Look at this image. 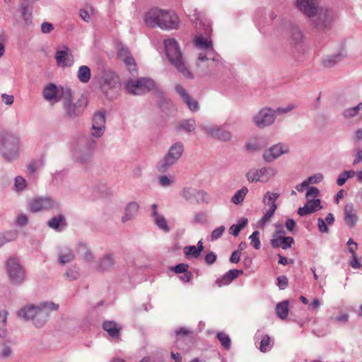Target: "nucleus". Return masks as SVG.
I'll return each mask as SVG.
<instances>
[{
	"label": "nucleus",
	"instance_id": "f257e3e1",
	"mask_svg": "<svg viewBox=\"0 0 362 362\" xmlns=\"http://www.w3.org/2000/svg\"><path fill=\"white\" fill-rule=\"evenodd\" d=\"M318 0H297V8L308 17H314L313 23L318 30L329 28L338 16L332 9L317 7Z\"/></svg>",
	"mask_w": 362,
	"mask_h": 362
},
{
	"label": "nucleus",
	"instance_id": "f03ea898",
	"mask_svg": "<svg viewBox=\"0 0 362 362\" xmlns=\"http://www.w3.org/2000/svg\"><path fill=\"white\" fill-rule=\"evenodd\" d=\"M145 23L150 27H159L161 29H176L179 26L180 19L173 11L158 8L150 9L146 13Z\"/></svg>",
	"mask_w": 362,
	"mask_h": 362
},
{
	"label": "nucleus",
	"instance_id": "7ed1b4c3",
	"mask_svg": "<svg viewBox=\"0 0 362 362\" xmlns=\"http://www.w3.org/2000/svg\"><path fill=\"white\" fill-rule=\"evenodd\" d=\"M59 305L54 303H42L39 307L28 305L18 312V315L21 318L31 319L37 327L42 326L46 322L49 310H57Z\"/></svg>",
	"mask_w": 362,
	"mask_h": 362
},
{
	"label": "nucleus",
	"instance_id": "20e7f679",
	"mask_svg": "<svg viewBox=\"0 0 362 362\" xmlns=\"http://www.w3.org/2000/svg\"><path fill=\"white\" fill-rule=\"evenodd\" d=\"M164 45L167 57L171 64L185 78H192L193 75L185 65L177 42L174 39H168L165 40Z\"/></svg>",
	"mask_w": 362,
	"mask_h": 362
},
{
	"label": "nucleus",
	"instance_id": "39448f33",
	"mask_svg": "<svg viewBox=\"0 0 362 362\" xmlns=\"http://www.w3.org/2000/svg\"><path fill=\"white\" fill-rule=\"evenodd\" d=\"M277 174V170L274 167H263L261 168H252L246 173V177L249 182L267 183L273 179Z\"/></svg>",
	"mask_w": 362,
	"mask_h": 362
},
{
	"label": "nucleus",
	"instance_id": "423d86ee",
	"mask_svg": "<svg viewBox=\"0 0 362 362\" xmlns=\"http://www.w3.org/2000/svg\"><path fill=\"white\" fill-rule=\"evenodd\" d=\"M155 87L154 81L150 78H139L128 81L125 85L127 91L132 95H142Z\"/></svg>",
	"mask_w": 362,
	"mask_h": 362
},
{
	"label": "nucleus",
	"instance_id": "0eeeda50",
	"mask_svg": "<svg viewBox=\"0 0 362 362\" xmlns=\"http://www.w3.org/2000/svg\"><path fill=\"white\" fill-rule=\"evenodd\" d=\"M279 197V194L272 192H267L263 197V202L264 204V214L262 218L260 219L259 224L261 226H264L267 222L269 221L270 218L274 214L277 205L276 204V201Z\"/></svg>",
	"mask_w": 362,
	"mask_h": 362
},
{
	"label": "nucleus",
	"instance_id": "6e6552de",
	"mask_svg": "<svg viewBox=\"0 0 362 362\" xmlns=\"http://www.w3.org/2000/svg\"><path fill=\"white\" fill-rule=\"evenodd\" d=\"M3 153L8 160H12L18 157L19 139L18 137L8 134L3 139Z\"/></svg>",
	"mask_w": 362,
	"mask_h": 362
},
{
	"label": "nucleus",
	"instance_id": "1a4fd4ad",
	"mask_svg": "<svg viewBox=\"0 0 362 362\" xmlns=\"http://www.w3.org/2000/svg\"><path fill=\"white\" fill-rule=\"evenodd\" d=\"M7 272L11 281L14 284H21L25 278V271L16 257L8 259Z\"/></svg>",
	"mask_w": 362,
	"mask_h": 362
},
{
	"label": "nucleus",
	"instance_id": "9d476101",
	"mask_svg": "<svg viewBox=\"0 0 362 362\" xmlns=\"http://www.w3.org/2000/svg\"><path fill=\"white\" fill-rule=\"evenodd\" d=\"M183 146L181 144H175L169 150L168 153L158 165V170L165 172L169 166L173 165L182 155Z\"/></svg>",
	"mask_w": 362,
	"mask_h": 362
},
{
	"label": "nucleus",
	"instance_id": "9b49d317",
	"mask_svg": "<svg viewBox=\"0 0 362 362\" xmlns=\"http://www.w3.org/2000/svg\"><path fill=\"white\" fill-rule=\"evenodd\" d=\"M57 205L56 202L49 197H39L30 201L29 208L33 212H38L42 210L53 209Z\"/></svg>",
	"mask_w": 362,
	"mask_h": 362
},
{
	"label": "nucleus",
	"instance_id": "f8f14e48",
	"mask_svg": "<svg viewBox=\"0 0 362 362\" xmlns=\"http://www.w3.org/2000/svg\"><path fill=\"white\" fill-rule=\"evenodd\" d=\"M288 152V147L286 145L278 144L264 151L263 158L266 162L271 163Z\"/></svg>",
	"mask_w": 362,
	"mask_h": 362
},
{
	"label": "nucleus",
	"instance_id": "ddd939ff",
	"mask_svg": "<svg viewBox=\"0 0 362 362\" xmlns=\"http://www.w3.org/2000/svg\"><path fill=\"white\" fill-rule=\"evenodd\" d=\"M274 120V112L271 109L262 110L254 117L255 124L260 128H263L273 123Z\"/></svg>",
	"mask_w": 362,
	"mask_h": 362
},
{
	"label": "nucleus",
	"instance_id": "4468645a",
	"mask_svg": "<svg viewBox=\"0 0 362 362\" xmlns=\"http://www.w3.org/2000/svg\"><path fill=\"white\" fill-rule=\"evenodd\" d=\"M105 118L104 113L99 112L95 114L93 118V136L100 137L103 135L105 129Z\"/></svg>",
	"mask_w": 362,
	"mask_h": 362
},
{
	"label": "nucleus",
	"instance_id": "2eb2a0df",
	"mask_svg": "<svg viewBox=\"0 0 362 362\" xmlns=\"http://www.w3.org/2000/svg\"><path fill=\"white\" fill-rule=\"evenodd\" d=\"M55 58L57 64L59 66H71L74 63V57L66 47H64L62 50H58L56 52Z\"/></svg>",
	"mask_w": 362,
	"mask_h": 362
},
{
	"label": "nucleus",
	"instance_id": "dca6fc26",
	"mask_svg": "<svg viewBox=\"0 0 362 362\" xmlns=\"http://www.w3.org/2000/svg\"><path fill=\"white\" fill-rule=\"evenodd\" d=\"M322 208L321 202L319 199H308L306 204L303 207H300L298 210V214L300 216H304L308 214L314 213Z\"/></svg>",
	"mask_w": 362,
	"mask_h": 362
},
{
	"label": "nucleus",
	"instance_id": "f3484780",
	"mask_svg": "<svg viewBox=\"0 0 362 362\" xmlns=\"http://www.w3.org/2000/svg\"><path fill=\"white\" fill-rule=\"evenodd\" d=\"M243 274L241 269H231L221 277L216 279L215 284L218 286H224L230 284L234 279Z\"/></svg>",
	"mask_w": 362,
	"mask_h": 362
},
{
	"label": "nucleus",
	"instance_id": "a211bd4d",
	"mask_svg": "<svg viewBox=\"0 0 362 362\" xmlns=\"http://www.w3.org/2000/svg\"><path fill=\"white\" fill-rule=\"evenodd\" d=\"M118 56L125 63L127 67L130 71L136 70L134 59L131 55L127 47L120 46L118 48Z\"/></svg>",
	"mask_w": 362,
	"mask_h": 362
},
{
	"label": "nucleus",
	"instance_id": "6ab92c4d",
	"mask_svg": "<svg viewBox=\"0 0 362 362\" xmlns=\"http://www.w3.org/2000/svg\"><path fill=\"white\" fill-rule=\"evenodd\" d=\"M64 107L69 116H77L83 112L85 108V101L83 100H78L76 104L72 105L69 99H67L64 103Z\"/></svg>",
	"mask_w": 362,
	"mask_h": 362
},
{
	"label": "nucleus",
	"instance_id": "aec40b11",
	"mask_svg": "<svg viewBox=\"0 0 362 362\" xmlns=\"http://www.w3.org/2000/svg\"><path fill=\"white\" fill-rule=\"evenodd\" d=\"M175 88L177 93L183 99L184 102L187 105L188 107L191 110L196 111L199 109L197 101L192 99L182 86L177 85Z\"/></svg>",
	"mask_w": 362,
	"mask_h": 362
},
{
	"label": "nucleus",
	"instance_id": "412c9836",
	"mask_svg": "<svg viewBox=\"0 0 362 362\" xmlns=\"http://www.w3.org/2000/svg\"><path fill=\"white\" fill-rule=\"evenodd\" d=\"M358 221L356 211L352 204H348L344 206V221L346 225L353 227Z\"/></svg>",
	"mask_w": 362,
	"mask_h": 362
},
{
	"label": "nucleus",
	"instance_id": "4be33fe9",
	"mask_svg": "<svg viewBox=\"0 0 362 362\" xmlns=\"http://www.w3.org/2000/svg\"><path fill=\"white\" fill-rule=\"evenodd\" d=\"M207 132L212 137L221 141H228L231 138L230 132L226 130L224 127L210 128Z\"/></svg>",
	"mask_w": 362,
	"mask_h": 362
},
{
	"label": "nucleus",
	"instance_id": "5701e85b",
	"mask_svg": "<svg viewBox=\"0 0 362 362\" xmlns=\"http://www.w3.org/2000/svg\"><path fill=\"white\" fill-rule=\"evenodd\" d=\"M203 250V243L202 240H199L197 243V246H186L184 247L183 252L186 257L188 259L190 257L198 258Z\"/></svg>",
	"mask_w": 362,
	"mask_h": 362
},
{
	"label": "nucleus",
	"instance_id": "b1692460",
	"mask_svg": "<svg viewBox=\"0 0 362 362\" xmlns=\"http://www.w3.org/2000/svg\"><path fill=\"white\" fill-rule=\"evenodd\" d=\"M59 90L58 88L55 85L50 83L45 88L43 95L45 98L47 100L59 101Z\"/></svg>",
	"mask_w": 362,
	"mask_h": 362
},
{
	"label": "nucleus",
	"instance_id": "393cba45",
	"mask_svg": "<svg viewBox=\"0 0 362 362\" xmlns=\"http://www.w3.org/2000/svg\"><path fill=\"white\" fill-rule=\"evenodd\" d=\"M103 329L108 332L112 337H117L120 331V327L112 321H107L103 323Z\"/></svg>",
	"mask_w": 362,
	"mask_h": 362
},
{
	"label": "nucleus",
	"instance_id": "a878e982",
	"mask_svg": "<svg viewBox=\"0 0 362 362\" xmlns=\"http://www.w3.org/2000/svg\"><path fill=\"white\" fill-rule=\"evenodd\" d=\"M139 205L136 202L129 203L126 209L125 215L122 217V222H126L133 218L137 213Z\"/></svg>",
	"mask_w": 362,
	"mask_h": 362
},
{
	"label": "nucleus",
	"instance_id": "bb28decb",
	"mask_svg": "<svg viewBox=\"0 0 362 362\" xmlns=\"http://www.w3.org/2000/svg\"><path fill=\"white\" fill-rule=\"evenodd\" d=\"M48 225L50 228L56 230H61L66 226L65 219L62 215L53 217L49 222Z\"/></svg>",
	"mask_w": 362,
	"mask_h": 362
},
{
	"label": "nucleus",
	"instance_id": "cd10ccee",
	"mask_svg": "<svg viewBox=\"0 0 362 362\" xmlns=\"http://www.w3.org/2000/svg\"><path fill=\"white\" fill-rule=\"evenodd\" d=\"M90 69L87 66H81L78 71V78L82 83H87L90 78Z\"/></svg>",
	"mask_w": 362,
	"mask_h": 362
},
{
	"label": "nucleus",
	"instance_id": "c85d7f7f",
	"mask_svg": "<svg viewBox=\"0 0 362 362\" xmlns=\"http://www.w3.org/2000/svg\"><path fill=\"white\" fill-rule=\"evenodd\" d=\"M276 311L279 318L282 320L286 319L288 313V303L287 301H283L277 304Z\"/></svg>",
	"mask_w": 362,
	"mask_h": 362
},
{
	"label": "nucleus",
	"instance_id": "c756f323",
	"mask_svg": "<svg viewBox=\"0 0 362 362\" xmlns=\"http://www.w3.org/2000/svg\"><path fill=\"white\" fill-rule=\"evenodd\" d=\"M154 221L157 226L165 232H168L170 230V228L167 224V221L164 216L158 214V212H155Z\"/></svg>",
	"mask_w": 362,
	"mask_h": 362
},
{
	"label": "nucleus",
	"instance_id": "7c9ffc66",
	"mask_svg": "<svg viewBox=\"0 0 362 362\" xmlns=\"http://www.w3.org/2000/svg\"><path fill=\"white\" fill-rule=\"evenodd\" d=\"M195 43L197 47L202 49H209L212 48V42L209 38H204L202 36L197 37Z\"/></svg>",
	"mask_w": 362,
	"mask_h": 362
},
{
	"label": "nucleus",
	"instance_id": "2f4dec72",
	"mask_svg": "<svg viewBox=\"0 0 362 362\" xmlns=\"http://www.w3.org/2000/svg\"><path fill=\"white\" fill-rule=\"evenodd\" d=\"M344 115L347 118L354 117L357 115H360L361 117H362V103L354 107L347 109L345 110Z\"/></svg>",
	"mask_w": 362,
	"mask_h": 362
},
{
	"label": "nucleus",
	"instance_id": "473e14b6",
	"mask_svg": "<svg viewBox=\"0 0 362 362\" xmlns=\"http://www.w3.org/2000/svg\"><path fill=\"white\" fill-rule=\"evenodd\" d=\"M247 192L248 189L247 187H244L241 188L240 189L237 191L234 196L232 197V202L235 204L241 203L243 201Z\"/></svg>",
	"mask_w": 362,
	"mask_h": 362
},
{
	"label": "nucleus",
	"instance_id": "72a5a7b5",
	"mask_svg": "<svg viewBox=\"0 0 362 362\" xmlns=\"http://www.w3.org/2000/svg\"><path fill=\"white\" fill-rule=\"evenodd\" d=\"M356 173L353 170H348L344 171L342 173L339 177L337 178V183L339 186H342L345 184L346 180L350 178L353 177L355 175Z\"/></svg>",
	"mask_w": 362,
	"mask_h": 362
},
{
	"label": "nucleus",
	"instance_id": "f704fd0d",
	"mask_svg": "<svg viewBox=\"0 0 362 362\" xmlns=\"http://www.w3.org/2000/svg\"><path fill=\"white\" fill-rule=\"evenodd\" d=\"M284 232L276 230L271 240V244L274 247H281Z\"/></svg>",
	"mask_w": 362,
	"mask_h": 362
},
{
	"label": "nucleus",
	"instance_id": "c9c22d12",
	"mask_svg": "<svg viewBox=\"0 0 362 362\" xmlns=\"http://www.w3.org/2000/svg\"><path fill=\"white\" fill-rule=\"evenodd\" d=\"M271 339L268 335H264L262 337L260 344H259V350L262 352H267L269 351L272 348V346L270 345Z\"/></svg>",
	"mask_w": 362,
	"mask_h": 362
},
{
	"label": "nucleus",
	"instance_id": "e433bc0d",
	"mask_svg": "<svg viewBox=\"0 0 362 362\" xmlns=\"http://www.w3.org/2000/svg\"><path fill=\"white\" fill-rule=\"evenodd\" d=\"M249 238L250 240L251 245L256 250L259 249L261 245L259 240V232L257 230L254 231Z\"/></svg>",
	"mask_w": 362,
	"mask_h": 362
},
{
	"label": "nucleus",
	"instance_id": "4c0bfd02",
	"mask_svg": "<svg viewBox=\"0 0 362 362\" xmlns=\"http://www.w3.org/2000/svg\"><path fill=\"white\" fill-rule=\"evenodd\" d=\"M217 338L226 349H229L230 346V339L229 337L223 332H220L217 334Z\"/></svg>",
	"mask_w": 362,
	"mask_h": 362
},
{
	"label": "nucleus",
	"instance_id": "58836bf2",
	"mask_svg": "<svg viewBox=\"0 0 362 362\" xmlns=\"http://www.w3.org/2000/svg\"><path fill=\"white\" fill-rule=\"evenodd\" d=\"M195 122L192 119L185 121L180 125L179 129H183L188 132L194 129Z\"/></svg>",
	"mask_w": 362,
	"mask_h": 362
},
{
	"label": "nucleus",
	"instance_id": "ea45409f",
	"mask_svg": "<svg viewBox=\"0 0 362 362\" xmlns=\"http://www.w3.org/2000/svg\"><path fill=\"white\" fill-rule=\"evenodd\" d=\"M74 259V255L70 250H67L65 253L59 255V262L65 264L69 262Z\"/></svg>",
	"mask_w": 362,
	"mask_h": 362
},
{
	"label": "nucleus",
	"instance_id": "a19ab883",
	"mask_svg": "<svg viewBox=\"0 0 362 362\" xmlns=\"http://www.w3.org/2000/svg\"><path fill=\"white\" fill-rule=\"evenodd\" d=\"M174 182V177L163 175L159 177V184L162 187H168Z\"/></svg>",
	"mask_w": 362,
	"mask_h": 362
},
{
	"label": "nucleus",
	"instance_id": "79ce46f5",
	"mask_svg": "<svg viewBox=\"0 0 362 362\" xmlns=\"http://www.w3.org/2000/svg\"><path fill=\"white\" fill-rule=\"evenodd\" d=\"M247 220H243V225H236L234 224L230 228V234L233 235L234 236L238 235L240 230L247 224Z\"/></svg>",
	"mask_w": 362,
	"mask_h": 362
},
{
	"label": "nucleus",
	"instance_id": "37998d69",
	"mask_svg": "<svg viewBox=\"0 0 362 362\" xmlns=\"http://www.w3.org/2000/svg\"><path fill=\"white\" fill-rule=\"evenodd\" d=\"M113 264L112 258L110 255L106 256L100 263V267L102 269H107L111 267Z\"/></svg>",
	"mask_w": 362,
	"mask_h": 362
},
{
	"label": "nucleus",
	"instance_id": "c03bdc74",
	"mask_svg": "<svg viewBox=\"0 0 362 362\" xmlns=\"http://www.w3.org/2000/svg\"><path fill=\"white\" fill-rule=\"evenodd\" d=\"M322 179H323V175L321 173H317L313 176L309 177L305 180L309 185L310 184L318 183V182H321L322 180Z\"/></svg>",
	"mask_w": 362,
	"mask_h": 362
},
{
	"label": "nucleus",
	"instance_id": "a18cd8bd",
	"mask_svg": "<svg viewBox=\"0 0 362 362\" xmlns=\"http://www.w3.org/2000/svg\"><path fill=\"white\" fill-rule=\"evenodd\" d=\"M26 186L25 180L21 176L16 177L15 187L17 190H23Z\"/></svg>",
	"mask_w": 362,
	"mask_h": 362
},
{
	"label": "nucleus",
	"instance_id": "49530a36",
	"mask_svg": "<svg viewBox=\"0 0 362 362\" xmlns=\"http://www.w3.org/2000/svg\"><path fill=\"white\" fill-rule=\"evenodd\" d=\"M319 194V190L317 188L312 187L309 188L306 193V197L308 199H315Z\"/></svg>",
	"mask_w": 362,
	"mask_h": 362
},
{
	"label": "nucleus",
	"instance_id": "de8ad7c7",
	"mask_svg": "<svg viewBox=\"0 0 362 362\" xmlns=\"http://www.w3.org/2000/svg\"><path fill=\"white\" fill-rule=\"evenodd\" d=\"M42 165V161H34L30 163L28 165V170L30 173H35L37 169H39Z\"/></svg>",
	"mask_w": 362,
	"mask_h": 362
},
{
	"label": "nucleus",
	"instance_id": "09e8293b",
	"mask_svg": "<svg viewBox=\"0 0 362 362\" xmlns=\"http://www.w3.org/2000/svg\"><path fill=\"white\" fill-rule=\"evenodd\" d=\"M277 286L280 289H285L288 286V279L286 276H280L277 278Z\"/></svg>",
	"mask_w": 362,
	"mask_h": 362
},
{
	"label": "nucleus",
	"instance_id": "8fccbe9b",
	"mask_svg": "<svg viewBox=\"0 0 362 362\" xmlns=\"http://www.w3.org/2000/svg\"><path fill=\"white\" fill-rule=\"evenodd\" d=\"M225 230L224 226H220L219 228L214 230L211 233V240H216L219 238Z\"/></svg>",
	"mask_w": 362,
	"mask_h": 362
},
{
	"label": "nucleus",
	"instance_id": "3c124183",
	"mask_svg": "<svg viewBox=\"0 0 362 362\" xmlns=\"http://www.w3.org/2000/svg\"><path fill=\"white\" fill-rule=\"evenodd\" d=\"M294 240L292 237H284L282 240V244H281V248L282 249H287L291 246V245L293 243Z\"/></svg>",
	"mask_w": 362,
	"mask_h": 362
},
{
	"label": "nucleus",
	"instance_id": "603ef678",
	"mask_svg": "<svg viewBox=\"0 0 362 362\" xmlns=\"http://www.w3.org/2000/svg\"><path fill=\"white\" fill-rule=\"evenodd\" d=\"M188 267V264L182 263L175 266L173 270L176 274H182L187 271Z\"/></svg>",
	"mask_w": 362,
	"mask_h": 362
},
{
	"label": "nucleus",
	"instance_id": "864d4df0",
	"mask_svg": "<svg viewBox=\"0 0 362 362\" xmlns=\"http://www.w3.org/2000/svg\"><path fill=\"white\" fill-rule=\"evenodd\" d=\"M318 228L321 233H328L329 231L327 224L325 223L324 219L321 218H318Z\"/></svg>",
	"mask_w": 362,
	"mask_h": 362
},
{
	"label": "nucleus",
	"instance_id": "5fc2aeb1",
	"mask_svg": "<svg viewBox=\"0 0 362 362\" xmlns=\"http://www.w3.org/2000/svg\"><path fill=\"white\" fill-rule=\"evenodd\" d=\"M216 260V255L213 252L207 253L205 256V262L207 264H212Z\"/></svg>",
	"mask_w": 362,
	"mask_h": 362
},
{
	"label": "nucleus",
	"instance_id": "6e6d98bb",
	"mask_svg": "<svg viewBox=\"0 0 362 362\" xmlns=\"http://www.w3.org/2000/svg\"><path fill=\"white\" fill-rule=\"evenodd\" d=\"M9 235H10V237L7 238L0 235V247L1 245H3L5 243H6L8 241L13 240L16 238V234L15 233H12L11 234H9Z\"/></svg>",
	"mask_w": 362,
	"mask_h": 362
},
{
	"label": "nucleus",
	"instance_id": "4d7b16f0",
	"mask_svg": "<svg viewBox=\"0 0 362 362\" xmlns=\"http://www.w3.org/2000/svg\"><path fill=\"white\" fill-rule=\"evenodd\" d=\"M53 25L49 23H43L41 25V30L43 33H49L53 30Z\"/></svg>",
	"mask_w": 362,
	"mask_h": 362
},
{
	"label": "nucleus",
	"instance_id": "13d9d810",
	"mask_svg": "<svg viewBox=\"0 0 362 362\" xmlns=\"http://www.w3.org/2000/svg\"><path fill=\"white\" fill-rule=\"evenodd\" d=\"M240 252L238 250H235L232 253L230 256V261L233 263H238L240 260Z\"/></svg>",
	"mask_w": 362,
	"mask_h": 362
},
{
	"label": "nucleus",
	"instance_id": "bf43d9fd",
	"mask_svg": "<svg viewBox=\"0 0 362 362\" xmlns=\"http://www.w3.org/2000/svg\"><path fill=\"white\" fill-rule=\"evenodd\" d=\"M2 100L6 105H11L13 103V96L11 95L3 94Z\"/></svg>",
	"mask_w": 362,
	"mask_h": 362
},
{
	"label": "nucleus",
	"instance_id": "052dcab7",
	"mask_svg": "<svg viewBox=\"0 0 362 362\" xmlns=\"http://www.w3.org/2000/svg\"><path fill=\"white\" fill-rule=\"evenodd\" d=\"M183 274L180 276V279L184 282H189L191 281L192 278V274L189 272L186 271L185 272L182 273Z\"/></svg>",
	"mask_w": 362,
	"mask_h": 362
},
{
	"label": "nucleus",
	"instance_id": "680f3d73",
	"mask_svg": "<svg viewBox=\"0 0 362 362\" xmlns=\"http://www.w3.org/2000/svg\"><path fill=\"white\" fill-rule=\"evenodd\" d=\"M292 37L293 40L298 41L302 38V34L298 28H294L292 31Z\"/></svg>",
	"mask_w": 362,
	"mask_h": 362
},
{
	"label": "nucleus",
	"instance_id": "e2e57ef3",
	"mask_svg": "<svg viewBox=\"0 0 362 362\" xmlns=\"http://www.w3.org/2000/svg\"><path fill=\"white\" fill-rule=\"evenodd\" d=\"M80 16H81V18L83 20H84L85 21H88L90 19V13H88V11H86L85 9H81L80 11Z\"/></svg>",
	"mask_w": 362,
	"mask_h": 362
},
{
	"label": "nucleus",
	"instance_id": "0e129e2a",
	"mask_svg": "<svg viewBox=\"0 0 362 362\" xmlns=\"http://www.w3.org/2000/svg\"><path fill=\"white\" fill-rule=\"evenodd\" d=\"M285 225L288 230L292 231L296 226V222L293 219H287Z\"/></svg>",
	"mask_w": 362,
	"mask_h": 362
},
{
	"label": "nucleus",
	"instance_id": "69168bd1",
	"mask_svg": "<svg viewBox=\"0 0 362 362\" xmlns=\"http://www.w3.org/2000/svg\"><path fill=\"white\" fill-rule=\"evenodd\" d=\"M11 353L12 351L11 348L8 346H4L1 351V356L3 357H8L11 356Z\"/></svg>",
	"mask_w": 362,
	"mask_h": 362
},
{
	"label": "nucleus",
	"instance_id": "338daca9",
	"mask_svg": "<svg viewBox=\"0 0 362 362\" xmlns=\"http://www.w3.org/2000/svg\"><path fill=\"white\" fill-rule=\"evenodd\" d=\"M194 194V190L191 189H184L182 191V195L185 197L187 199H190L192 196Z\"/></svg>",
	"mask_w": 362,
	"mask_h": 362
},
{
	"label": "nucleus",
	"instance_id": "774afa93",
	"mask_svg": "<svg viewBox=\"0 0 362 362\" xmlns=\"http://www.w3.org/2000/svg\"><path fill=\"white\" fill-rule=\"evenodd\" d=\"M362 160V149L357 151L356 158L353 162L354 165L359 163Z\"/></svg>",
	"mask_w": 362,
	"mask_h": 362
}]
</instances>
